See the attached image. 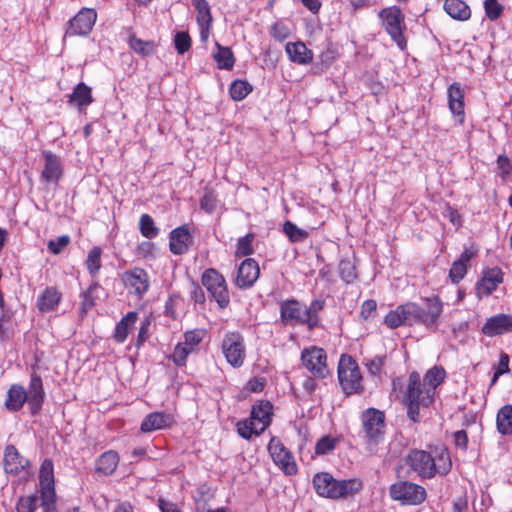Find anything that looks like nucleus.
<instances>
[{
	"instance_id": "obj_18",
	"label": "nucleus",
	"mask_w": 512,
	"mask_h": 512,
	"mask_svg": "<svg viewBox=\"0 0 512 512\" xmlns=\"http://www.w3.org/2000/svg\"><path fill=\"white\" fill-rule=\"evenodd\" d=\"M28 407L32 415H37L45 400V392L41 377L33 372L28 387Z\"/></svg>"
},
{
	"instance_id": "obj_33",
	"label": "nucleus",
	"mask_w": 512,
	"mask_h": 512,
	"mask_svg": "<svg viewBox=\"0 0 512 512\" xmlns=\"http://www.w3.org/2000/svg\"><path fill=\"white\" fill-rule=\"evenodd\" d=\"M69 102L75 103L79 109L87 107L93 102L91 88L83 82L78 83L69 96Z\"/></svg>"
},
{
	"instance_id": "obj_2",
	"label": "nucleus",
	"mask_w": 512,
	"mask_h": 512,
	"mask_svg": "<svg viewBox=\"0 0 512 512\" xmlns=\"http://www.w3.org/2000/svg\"><path fill=\"white\" fill-rule=\"evenodd\" d=\"M435 395L422 386L420 374L413 371L409 374L407 388L403 396V404L407 409V417L414 423L420 421V410L430 407Z\"/></svg>"
},
{
	"instance_id": "obj_19",
	"label": "nucleus",
	"mask_w": 512,
	"mask_h": 512,
	"mask_svg": "<svg viewBox=\"0 0 512 512\" xmlns=\"http://www.w3.org/2000/svg\"><path fill=\"white\" fill-rule=\"evenodd\" d=\"M302 364L315 378H325L330 374L327 354H301Z\"/></svg>"
},
{
	"instance_id": "obj_20",
	"label": "nucleus",
	"mask_w": 512,
	"mask_h": 512,
	"mask_svg": "<svg viewBox=\"0 0 512 512\" xmlns=\"http://www.w3.org/2000/svg\"><path fill=\"white\" fill-rule=\"evenodd\" d=\"M313 486L319 496L336 499L337 479H335L330 473H316L313 477Z\"/></svg>"
},
{
	"instance_id": "obj_9",
	"label": "nucleus",
	"mask_w": 512,
	"mask_h": 512,
	"mask_svg": "<svg viewBox=\"0 0 512 512\" xmlns=\"http://www.w3.org/2000/svg\"><path fill=\"white\" fill-rule=\"evenodd\" d=\"M384 323L391 329L398 328L401 325H420L418 303L407 302L391 310L384 318Z\"/></svg>"
},
{
	"instance_id": "obj_54",
	"label": "nucleus",
	"mask_w": 512,
	"mask_h": 512,
	"mask_svg": "<svg viewBox=\"0 0 512 512\" xmlns=\"http://www.w3.org/2000/svg\"><path fill=\"white\" fill-rule=\"evenodd\" d=\"M494 367H495V372H494V375H493V377L491 379L490 386L495 385L497 380H498V378L501 375L510 372L508 354H501L500 359H499L497 365H494Z\"/></svg>"
},
{
	"instance_id": "obj_62",
	"label": "nucleus",
	"mask_w": 512,
	"mask_h": 512,
	"mask_svg": "<svg viewBox=\"0 0 512 512\" xmlns=\"http://www.w3.org/2000/svg\"><path fill=\"white\" fill-rule=\"evenodd\" d=\"M190 298L195 304L203 305L205 303V293L198 283L192 282L190 285Z\"/></svg>"
},
{
	"instance_id": "obj_23",
	"label": "nucleus",
	"mask_w": 512,
	"mask_h": 512,
	"mask_svg": "<svg viewBox=\"0 0 512 512\" xmlns=\"http://www.w3.org/2000/svg\"><path fill=\"white\" fill-rule=\"evenodd\" d=\"M175 423L171 414L163 412H152L142 421L140 429L144 433L161 430L172 426Z\"/></svg>"
},
{
	"instance_id": "obj_7",
	"label": "nucleus",
	"mask_w": 512,
	"mask_h": 512,
	"mask_svg": "<svg viewBox=\"0 0 512 512\" xmlns=\"http://www.w3.org/2000/svg\"><path fill=\"white\" fill-rule=\"evenodd\" d=\"M201 281L210 297L216 301L220 309L228 307L230 296L226 280L222 274L216 269L209 268L202 274Z\"/></svg>"
},
{
	"instance_id": "obj_38",
	"label": "nucleus",
	"mask_w": 512,
	"mask_h": 512,
	"mask_svg": "<svg viewBox=\"0 0 512 512\" xmlns=\"http://www.w3.org/2000/svg\"><path fill=\"white\" fill-rule=\"evenodd\" d=\"M496 424L502 435L512 434V405H505L498 411Z\"/></svg>"
},
{
	"instance_id": "obj_26",
	"label": "nucleus",
	"mask_w": 512,
	"mask_h": 512,
	"mask_svg": "<svg viewBox=\"0 0 512 512\" xmlns=\"http://www.w3.org/2000/svg\"><path fill=\"white\" fill-rule=\"evenodd\" d=\"M448 104L453 115L464 121V92L458 83H452L448 88Z\"/></svg>"
},
{
	"instance_id": "obj_1",
	"label": "nucleus",
	"mask_w": 512,
	"mask_h": 512,
	"mask_svg": "<svg viewBox=\"0 0 512 512\" xmlns=\"http://www.w3.org/2000/svg\"><path fill=\"white\" fill-rule=\"evenodd\" d=\"M403 461L410 471L423 479L447 475L452 468L450 454L446 448L435 449L433 452L414 449L403 458Z\"/></svg>"
},
{
	"instance_id": "obj_17",
	"label": "nucleus",
	"mask_w": 512,
	"mask_h": 512,
	"mask_svg": "<svg viewBox=\"0 0 512 512\" xmlns=\"http://www.w3.org/2000/svg\"><path fill=\"white\" fill-rule=\"evenodd\" d=\"M122 282L125 287L133 289V292L142 297L149 288V277L147 272L142 268H134L129 271H125L122 274Z\"/></svg>"
},
{
	"instance_id": "obj_56",
	"label": "nucleus",
	"mask_w": 512,
	"mask_h": 512,
	"mask_svg": "<svg viewBox=\"0 0 512 512\" xmlns=\"http://www.w3.org/2000/svg\"><path fill=\"white\" fill-rule=\"evenodd\" d=\"M484 8L486 16L490 20L498 19L503 11L502 5L497 0H485Z\"/></svg>"
},
{
	"instance_id": "obj_3",
	"label": "nucleus",
	"mask_w": 512,
	"mask_h": 512,
	"mask_svg": "<svg viewBox=\"0 0 512 512\" xmlns=\"http://www.w3.org/2000/svg\"><path fill=\"white\" fill-rule=\"evenodd\" d=\"M338 380L346 395L361 393L362 374L358 363L350 354H341L338 363Z\"/></svg>"
},
{
	"instance_id": "obj_43",
	"label": "nucleus",
	"mask_w": 512,
	"mask_h": 512,
	"mask_svg": "<svg viewBox=\"0 0 512 512\" xmlns=\"http://www.w3.org/2000/svg\"><path fill=\"white\" fill-rule=\"evenodd\" d=\"M204 332L202 330H191L187 331L184 334L185 338V345L186 347H180V344H178L175 347L174 352H192L195 347H197L202 339H203Z\"/></svg>"
},
{
	"instance_id": "obj_55",
	"label": "nucleus",
	"mask_w": 512,
	"mask_h": 512,
	"mask_svg": "<svg viewBox=\"0 0 512 512\" xmlns=\"http://www.w3.org/2000/svg\"><path fill=\"white\" fill-rule=\"evenodd\" d=\"M254 235L249 233L244 237L238 239L236 254L241 256H248L253 253L252 242Z\"/></svg>"
},
{
	"instance_id": "obj_12",
	"label": "nucleus",
	"mask_w": 512,
	"mask_h": 512,
	"mask_svg": "<svg viewBox=\"0 0 512 512\" xmlns=\"http://www.w3.org/2000/svg\"><path fill=\"white\" fill-rule=\"evenodd\" d=\"M268 451L275 465L286 475H295L297 473L298 468L294 457L281 441L272 438L268 444Z\"/></svg>"
},
{
	"instance_id": "obj_30",
	"label": "nucleus",
	"mask_w": 512,
	"mask_h": 512,
	"mask_svg": "<svg viewBox=\"0 0 512 512\" xmlns=\"http://www.w3.org/2000/svg\"><path fill=\"white\" fill-rule=\"evenodd\" d=\"M443 8L453 19L466 21L471 17L470 7L463 0H445Z\"/></svg>"
},
{
	"instance_id": "obj_15",
	"label": "nucleus",
	"mask_w": 512,
	"mask_h": 512,
	"mask_svg": "<svg viewBox=\"0 0 512 512\" xmlns=\"http://www.w3.org/2000/svg\"><path fill=\"white\" fill-rule=\"evenodd\" d=\"M260 275L258 263L252 258H246L238 267L235 285L240 289L252 287Z\"/></svg>"
},
{
	"instance_id": "obj_58",
	"label": "nucleus",
	"mask_w": 512,
	"mask_h": 512,
	"mask_svg": "<svg viewBox=\"0 0 512 512\" xmlns=\"http://www.w3.org/2000/svg\"><path fill=\"white\" fill-rule=\"evenodd\" d=\"M270 33L275 40L282 42L290 36V29L283 22H276L271 27Z\"/></svg>"
},
{
	"instance_id": "obj_46",
	"label": "nucleus",
	"mask_w": 512,
	"mask_h": 512,
	"mask_svg": "<svg viewBox=\"0 0 512 512\" xmlns=\"http://www.w3.org/2000/svg\"><path fill=\"white\" fill-rule=\"evenodd\" d=\"M339 274L341 279L347 284L353 283L358 277L356 266L350 259H342L339 262Z\"/></svg>"
},
{
	"instance_id": "obj_40",
	"label": "nucleus",
	"mask_w": 512,
	"mask_h": 512,
	"mask_svg": "<svg viewBox=\"0 0 512 512\" xmlns=\"http://www.w3.org/2000/svg\"><path fill=\"white\" fill-rule=\"evenodd\" d=\"M245 343L239 332H228L222 341V352H244Z\"/></svg>"
},
{
	"instance_id": "obj_51",
	"label": "nucleus",
	"mask_w": 512,
	"mask_h": 512,
	"mask_svg": "<svg viewBox=\"0 0 512 512\" xmlns=\"http://www.w3.org/2000/svg\"><path fill=\"white\" fill-rule=\"evenodd\" d=\"M184 300L178 294H172L169 296L165 303V315L171 317L172 319H177V309L182 307Z\"/></svg>"
},
{
	"instance_id": "obj_37",
	"label": "nucleus",
	"mask_w": 512,
	"mask_h": 512,
	"mask_svg": "<svg viewBox=\"0 0 512 512\" xmlns=\"http://www.w3.org/2000/svg\"><path fill=\"white\" fill-rule=\"evenodd\" d=\"M138 314L134 311L128 312L116 325L114 338L117 342H124L130 328L135 324Z\"/></svg>"
},
{
	"instance_id": "obj_29",
	"label": "nucleus",
	"mask_w": 512,
	"mask_h": 512,
	"mask_svg": "<svg viewBox=\"0 0 512 512\" xmlns=\"http://www.w3.org/2000/svg\"><path fill=\"white\" fill-rule=\"evenodd\" d=\"M119 463V455L113 450L102 453L96 460L95 471L105 476L113 474Z\"/></svg>"
},
{
	"instance_id": "obj_44",
	"label": "nucleus",
	"mask_w": 512,
	"mask_h": 512,
	"mask_svg": "<svg viewBox=\"0 0 512 512\" xmlns=\"http://www.w3.org/2000/svg\"><path fill=\"white\" fill-rule=\"evenodd\" d=\"M193 7L197 12V24L212 23L213 17L211 14L210 5L207 0H191Z\"/></svg>"
},
{
	"instance_id": "obj_28",
	"label": "nucleus",
	"mask_w": 512,
	"mask_h": 512,
	"mask_svg": "<svg viewBox=\"0 0 512 512\" xmlns=\"http://www.w3.org/2000/svg\"><path fill=\"white\" fill-rule=\"evenodd\" d=\"M28 402V393L21 385H12L7 393L5 407L12 412L19 411Z\"/></svg>"
},
{
	"instance_id": "obj_50",
	"label": "nucleus",
	"mask_w": 512,
	"mask_h": 512,
	"mask_svg": "<svg viewBox=\"0 0 512 512\" xmlns=\"http://www.w3.org/2000/svg\"><path fill=\"white\" fill-rule=\"evenodd\" d=\"M237 431L242 438L247 440H249L253 434L259 435L262 432L259 430V427L256 425V423L251 419L239 421L237 423Z\"/></svg>"
},
{
	"instance_id": "obj_22",
	"label": "nucleus",
	"mask_w": 512,
	"mask_h": 512,
	"mask_svg": "<svg viewBox=\"0 0 512 512\" xmlns=\"http://www.w3.org/2000/svg\"><path fill=\"white\" fill-rule=\"evenodd\" d=\"M502 271L499 268L489 269L476 284V293L479 298L489 296L503 281Z\"/></svg>"
},
{
	"instance_id": "obj_48",
	"label": "nucleus",
	"mask_w": 512,
	"mask_h": 512,
	"mask_svg": "<svg viewBox=\"0 0 512 512\" xmlns=\"http://www.w3.org/2000/svg\"><path fill=\"white\" fill-rule=\"evenodd\" d=\"M101 254L102 250L100 247H93L87 256L86 267L92 276H95L101 268Z\"/></svg>"
},
{
	"instance_id": "obj_31",
	"label": "nucleus",
	"mask_w": 512,
	"mask_h": 512,
	"mask_svg": "<svg viewBox=\"0 0 512 512\" xmlns=\"http://www.w3.org/2000/svg\"><path fill=\"white\" fill-rule=\"evenodd\" d=\"M336 499H346L363 489V482L358 478L337 480Z\"/></svg>"
},
{
	"instance_id": "obj_64",
	"label": "nucleus",
	"mask_w": 512,
	"mask_h": 512,
	"mask_svg": "<svg viewBox=\"0 0 512 512\" xmlns=\"http://www.w3.org/2000/svg\"><path fill=\"white\" fill-rule=\"evenodd\" d=\"M497 167L501 170L502 177H505L511 173L512 166L510 159L505 154H501L497 158Z\"/></svg>"
},
{
	"instance_id": "obj_34",
	"label": "nucleus",
	"mask_w": 512,
	"mask_h": 512,
	"mask_svg": "<svg viewBox=\"0 0 512 512\" xmlns=\"http://www.w3.org/2000/svg\"><path fill=\"white\" fill-rule=\"evenodd\" d=\"M325 307V299H314L308 307H304L305 323L309 330L316 328L319 325V312Z\"/></svg>"
},
{
	"instance_id": "obj_61",
	"label": "nucleus",
	"mask_w": 512,
	"mask_h": 512,
	"mask_svg": "<svg viewBox=\"0 0 512 512\" xmlns=\"http://www.w3.org/2000/svg\"><path fill=\"white\" fill-rule=\"evenodd\" d=\"M70 243V237L68 235H62L57 240H50L48 242V248L53 254H59L68 244Z\"/></svg>"
},
{
	"instance_id": "obj_10",
	"label": "nucleus",
	"mask_w": 512,
	"mask_h": 512,
	"mask_svg": "<svg viewBox=\"0 0 512 512\" xmlns=\"http://www.w3.org/2000/svg\"><path fill=\"white\" fill-rule=\"evenodd\" d=\"M443 312V304L437 297L423 298L418 303L419 323L428 329H436Z\"/></svg>"
},
{
	"instance_id": "obj_59",
	"label": "nucleus",
	"mask_w": 512,
	"mask_h": 512,
	"mask_svg": "<svg viewBox=\"0 0 512 512\" xmlns=\"http://www.w3.org/2000/svg\"><path fill=\"white\" fill-rule=\"evenodd\" d=\"M467 272V265L462 262L454 261L449 271V277L453 283H459Z\"/></svg>"
},
{
	"instance_id": "obj_49",
	"label": "nucleus",
	"mask_w": 512,
	"mask_h": 512,
	"mask_svg": "<svg viewBox=\"0 0 512 512\" xmlns=\"http://www.w3.org/2000/svg\"><path fill=\"white\" fill-rule=\"evenodd\" d=\"M338 443V439L330 435L321 437L315 445V453L317 455H325L333 451Z\"/></svg>"
},
{
	"instance_id": "obj_5",
	"label": "nucleus",
	"mask_w": 512,
	"mask_h": 512,
	"mask_svg": "<svg viewBox=\"0 0 512 512\" xmlns=\"http://www.w3.org/2000/svg\"><path fill=\"white\" fill-rule=\"evenodd\" d=\"M426 495L423 486L407 480H399L389 487L390 498L403 505H420L425 501Z\"/></svg>"
},
{
	"instance_id": "obj_39",
	"label": "nucleus",
	"mask_w": 512,
	"mask_h": 512,
	"mask_svg": "<svg viewBox=\"0 0 512 512\" xmlns=\"http://www.w3.org/2000/svg\"><path fill=\"white\" fill-rule=\"evenodd\" d=\"M128 44L134 52L142 57L150 56L156 51V44L154 41H144L137 38L134 34L129 36Z\"/></svg>"
},
{
	"instance_id": "obj_42",
	"label": "nucleus",
	"mask_w": 512,
	"mask_h": 512,
	"mask_svg": "<svg viewBox=\"0 0 512 512\" xmlns=\"http://www.w3.org/2000/svg\"><path fill=\"white\" fill-rule=\"evenodd\" d=\"M252 85L244 80H234L229 88V93L234 101H241L252 92Z\"/></svg>"
},
{
	"instance_id": "obj_16",
	"label": "nucleus",
	"mask_w": 512,
	"mask_h": 512,
	"mask_svg": "<svg viewBox=\"0 0 512 512\" xmlns=\"http://www.w3.org/2000/svg\"><path fill=\"white\" fill-rule=\"evenodd\" d=\"M44 168L41 172V181L45 183H58L63 174V165L61 158L55 153L44 150Z\"/></svg>"
},
{
	"instance_id": "obj_45",
	"label": "nucleus",
	"mask_w": 512,
	"mask_h": 512,
	"mask_svg": "<svg viewBox=\"0 0 512 512\" xmlns=\"http://www.w3.org/2000/svg\"><path fill=\"white\" fill-rule=\"evenodd\" d=\"M139 230L147 239H153L158 236L160 229L155 225L153 218L149 214H142L139 219Z\"/></svg>"
},
{
	"instance_id": "obj_24",
	"label": "nucleus",
	"mask_w": 512,
	"mask_h": 512,
	"mask_svg": "<svg viewBox=\"0 0 512 512\" xmlns=\"http://www.w3.org/2000/svg\"><path fill=\"white\" fill-rule=\"evenodd\" d=\"M28 460L20 455L14 445H8L4 451L3 466L8 474H18L28 465Z\"/></svg>"
},
{
	"instance_id": "obj_11",
	"label": "nucleus",
	"mask_w": 512,
	"mask_h": 512,
	"mask_svg": "<svg viewBox=\"0 0 512 512\" xmlns=\"http://www.w3.org/2000/svg\"><path fill=\"white\" fill-rule=\"evenodd\" d=\"M97 13L92 8H82L72 19L69 20L65 36H86L96 22Z\"/></svg>"
},
{
	"instance_id": "obj_13",
	"label": "nucleus",
	"mask_w": 512,
	"mask_h": 512,
	"mask_svg": "<svg viewBox=\"0 0 512 512\" xmlns=\"http://www.w3.org/2000/svg\"><path fill=\"white\" fill-rule=\"evenodd\" d=\"M194 238L187 224L173 229L169 233V249L174 255H183L193 245Z\"/></svg>"
},
{
	"instance_id": "obj_52",
	"label": "nucleus",
	"mask_w": 512,
	"mask_h": 512,
	"mask_svg": "<svg viewBox=\"0 0 512 512\" xmlns=\"http://www.w3.org/2000/svg\"><path fill=\"white\" fill-rule=\"evenodd\" d=\"M38 497L36 494L22 496L16 504L17 512H34L37 508Z\"/></svg>"
},
{
	"instance_id": "obj_6",
	"label": "nucleus",
	"mask_w": 512,
	"mask_h": 512,
	"mask_svg": "<svg viewBox=\"0 0 512 512\" xmlns=\"http://www.w3.org/2000/svg\"><path fill=\"white\" fill-rule=\"evenodd\" d=\"M364 437L369 443L378 444L385 435V414L376 408L365 409L360 416Z\"/></svg>"
},
{
	"instance_id": "obj_32",
	"label": "nucleus",
	"mask_w": 512,
	"mask_h": 512,
	"mask_svg": "<svg viewBox=\"0 0 512 512\" xmlns=\"http://www.w3.org/2000/svg\"><path fill=\"white\" fill-rule=\"evenodd\" d=\"M445 378V369L442 366H434L425 373L422 386L435 395L436 388L444 382Z\"/></svg>"
},
{
	"instance_id": "obj_4",
	"label": "nucleus",
	"mask_w": 512,
	"mask_h": 512,
	"mask_svg": "<svg viewBox=\"0 0 512 512\" xmlns=\"http://www.w3.org/2000/svg\"><path fill=\"white\" fill-rule=\"evenodd\" d=\"M41 505L44 512H56V492L53 461L43 460L39 470Z\"/></svg>"
},
{
	"instance_id": "obj_27",
	"label": "nucleus",
	"mask_w": 512,
	"mask_h": 512,
	"mask_svg": "<svg viewBox=\"0 0 512 512\" xmlns=\"http://www.w3.org/2000/svg\"><path fill=\"white\" fill-rule=\"evenodd\" d=\"M272 408V404L265 400L258 401L253 405L250 419L259 422L260 431H264L270 425Z\"/></svg>"
},
{
	"instance_id": "obj_63",
	"label": "nucleus",
	"mask_w": 512,
	"mask_h": 512,
	"mask_svg": "<svg viewBox=\"0 0 512 512\" xmlns=\"http://www.w3.org/2000/svg\"><path fill=\"white\" fill-rule=\"evenodd\" d=\"M377 309V302L373 299L365 300L362 303L360 316L367 320Z\"/></svg>"
},
{
	"instance_id": "obj_36",
	"label": "nucleus",
	"mask_w": 512,
	"mask_h": 512,
	"mask_svg": "<svg viewBox=\"0 0 512 512\" xmlns=\"http://www.w3.org/2000/svg\"><path fill=\"white\" fill-rule=\"evenodd\" d=\"M60 298V293L55 288H46L38 297V309L41 312L51 311L59 304Z\"/></svg>"
},
{
	"instance_id": "obj_60",
	"label": "nucleus",
	"mask_w": 512,
	"mask_h": 512,
	"mask_svg": "<svg viewBox=\"0 0 512 512\" xmlns=\"http://www.w3.org/2000/svg\"><path fill=\"white\" fill-rule=\"evenodd\" d=\"M217 197L212 190H208L204 193L200 199V207L206 212H213L216 208Z\"/></svg>"
},
{
	"instance_id": "obj_21",
	"label": "nucleus",
	"mask_w": 512,
	"mask_h": 512,
	"mask_svg": "<svg viewBox=\"0 0 512 512\" xmlns=\"http://www.w3.org/2000/svg\"><path fill=\"white\" fill-rule=\"evenodd\" d=\"M512 331V316L499 314L487 319L482 332L487 336L501 335Z\"/></svg>"
},
{
	"instance_id": "obj_41",
	"label": "nucleus",
	"mask_w": 512,
	"mask_h": 512,
	"mask_svg": "<svg viewBox=\"0 0 512 512\" xmlns=\"http://www.w3.org/2000/svg\"><path fill=\"white\" fill-rule=\"evenodd\" d=\"M218 49L217 53L214 54V60L217 63L219 69L230 70L233 68L235 63V57L229 47L221 46L216 42Z\"/></svg>"
},
{
	"instance_id": "obj_35",
	"label": "nucleus",
	"mask_w": 512,
	"mask_h": 512,
	"mask_svg": "<svg viewBox=\"0 0 512 512\" xmlns=\"http://www.w3.org/2000/svg\"><path fill=\"white\" fill-rule=\"evenodd\" d=\"M101 286L94 282L84 292L81 293V305H80V317L84 318L88 311H90L95 305L98 298V291Z\"/></svg>"
},
{
	"instance_id": "obj_25",
	"label": "nucleus",
	"mask_w": 512,
	"mask_h": 512,
	"mask_svg": "<svg viewBox=\"0 0 512 512\" xmlns=\"http://www.w3.org/2000/svg\"><path fill=\"white\" fill-rule=\"evenodd\" d=\"M286 53L291 62L306 65L312 62L313 52L301 42H288L285 46Z\"/></svg>"
},
{
	"instance_id": "obj_14",
	"label": "nucleus",
	"mask_w": 512,
	"mask_h": 512,
	"mask_svg": "<svg viewBox=\"0 0 512 512\" xmlns=\"http://www.w3.org/2000/svg\"><path fill=\"white\" fill-rule=\"evenodd\" d=\"M303 314L304 307L296 299H288L280 303V319L284 325H306Z\"/></svg>"
},
{
	"instance_id": "obj_8",
	"label": "nucleus",
	"mask_w": 512,
	"mask_h": 512,
	"mask_svg": "<svg viewBox=\"0 0 512 512\" xmlns=\"http://www.w3.org/2000/svg\"><path fill=\"white\" fill-rule=\"evenodd\" d=\"M379 17L383 19L385 31L397 43L398 47L403 50L406 47V40L403 35L405 23L401 9L396 5L384 8L379 12Z\"/></svg>"
},
{
	"instance_id": "obj_53",
	"label": "nucleus",
	"mask_w": 512,
	"mask_h": 512,
	"mask_svg": "<svg viewBox=\"0 0 512 512\" xmlns=\"http://www.w3.org/2000/svg\"><path fill=\"white\" fill-rule=\"evenodd\" d=\"M174 45L178 54L183 55L191 47V38L187 32H177L174 37Z\"/></svg>"
},
{
	"instance_id": "obj_57",
	"label": "nucleus",
	"mask_w": 512,
	"mask_h": 512,
	"mask_svg": "<svg viewBox=\"0 0 512 512\" xmlns=\"http://www.w3.org/2000/svg\"><path fill=\"white\" fill-rule=\"evenodd\" d=\"M336 58H337V51L333 47L328 46L319 55L321 69L322 70L328 69L333 64V62L336 60Z\"/></svg>"
},
{
	"instance_id": "obj_47",
	"label": "nucleus",
	"mask_w": 512,
	"mask_h": 512,
	"mask_svg": "<svg viewBox=\"0 0 512 512\" xmlns=\"http://www.w3.org/2000/svg\"><path fill=\"white\" fill-rule=\"evenodd\" d=\"M283 231L287 235L289 240L294 243L303 242L309 236V233L306 230L299 228L290 221H286L284 223Z\"/></svg>"
}]
</instances>
